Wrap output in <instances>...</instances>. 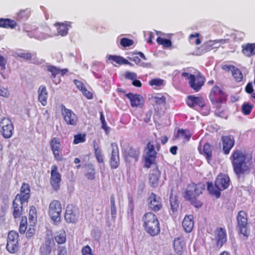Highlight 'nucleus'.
<instances>
[{"label": "nucleus", "mask_w": 255, "mask_h": 255, "mask_svg": "<svg viewBox=\"0 0 255 255\" xmlns=\"http://www.w3.org/2000/svg\"><path fill=\"white\" fill-rule=\"evenodd\" d=\"M234 172L238 177L250 171V167L248 163H252V156L241 149L235 148L230 157Z\"/></svg>", "instance_id": "obj_1"}, {"label": "nucleus", "mask_w": 255, "mask_h": 255, "mask_svg": "<svg viewBox=\"0 0 255 255\" xmlns=\"http://www.w3.org/2000/svg\"><path fill=\"white\" fill-rule=\"evenodd\" d=\"M205 188L200 184L191 183L188 185L183 197L192 205L196 208H200L202 206L203 202L199 199V197L202 194Z\"/></svg>", "instance_id": "obj_2"}, {"label": "nucleus", "mask_w": 255, "mask_h": 255, "mask_svg": "<svg viewBox=\"0 0 255 255\" xmlns=\"http://www.w3.org/2000/svg\"><path fill=\"white\" fill-rule=\"evenodd\" d=\"M230 182V179L228 175L220 173L216 179L215 186L212 182H207V189L210 194L218 198L221 195V191L228 188Z\"/></svg>", "instance_id": "obj_3"}, {"label": "nucleus", "mask_w": 255, "mask_h": 255, "mask_svg": "<svg viewBox=\"0 0 255 255\" xmlns=\"http://www.w3.org/2000/svg\"><path fill=\"white\" fill-rule=\"evenodd\" d=\"M143 226L146 232L151 236L158 235L160 232L159 220L152 212L146 213L142 217Z\"/></svg>", "instance_id": "obj_4"}, {"label": "nucleus", "mask_w": 255, "mask_h": 255, "mask_svg": "<svg viewBox=\"0 0 255 255\" xmlns=\"http://www.w3.org/2000/svg\"><path fill=\"white\" fill-rule=\"evenodd\" d=\"M181 76L189 80L190 87L196 92L201 89L206 81L204 76L199 72L196 75L189 74L187 72H183Z\"/></svg>", "instance_id": "obj_5"}, {"label": "nucleus", "mask_w": 255, "mask_h": 255, "mask_svg": "<svg viewBox=\"0 0 255 255\" xmlns=\"http://www.w3.org/2000/svg\"><path fill=\"white\" fill-rule=\"evenodd\" d=\"M123 156L127 163H135L138 161L140 151L139 148H135L129 144H125L122 147Z\"/></svg>", "instance_id": "obj_6"}, {"label": "nucleus", "mask_w": 255, "mask_h": 255, "mask_svg": "<svg viewBox=\"0 0 255 255\" xmlns=\"http://www.w3.org/2000/svg\"><path fill=\"white\" fill-rule=\"evenodd\" d=\"M237 220L239 234L247 239L250 233L247 213L244 211H239L237 216Z\"/></svg>", "instance_id": "obj_7"}, {"label": "nucleus", "mask_w": 255, "mask_h": 255, "mask_svg": "<svg viewBox=\"0 0 255 255\" xmlns=\"http://www.w3.org/2000/svg\"><path fill=\"white\" fill-rule=\"evenodd\" d=\"M19 235L17 232L10 231L8 232L7 237L6 249L7 252L13 254L19 250Z\"/></svg>", "instance_id": "obj_8"}, {"label": "nucleus", "mask_w": 255, "mask_h": 255, "mask_svg": "<svg viewBox=\"0 0 255 255\" xmlns=\"http://www.w3.org/2000/svg\"><path fill=\"white\" fill-rule=\"evenodd\" d=\"M145 155L144 156V166L149 168L156 160L157 152L155 149L153 143L149 141L147 143L145 148Z\"/></svg>", "instance_id": "obj_9"}, {"label": "nucleus", "mask_w": 255, "mask_h": 255, "mask_svg": "<svg viewBox=\"0 0 255 255\" xmlns=\"http://www.w3.org/2000/svg\"><path fill=\"white\" fill-rule=\"evenodd\" d=\"M61 212L62 206L60 201L56 200L52 201L49 205L48 214L54 223H59L61 221Z\"/></svg>", "instance_id": "obj_10"}, {"label": "nucleus", "mask_w": 255, "mask_h": 255, "mask_svg": "<svg viewBox=\"0 0 255 255\" xmlns=\"http://www.w3.org/2000/svg\"><path fill=\"white\" fill-rule=\"evenodd\" d=\"M209 98L213 104H218L226 100L227 95L220 87L215 85L210 92Z\"/></svg>", "instance_id": "obj_11"}, {"label": "nucleus", "mask_w": 255, "mask_h": 255, "mask_svg": "<svg viewBox=\"0 0 255 255\" xmlns=\"http://www.w3.org/2000/svg\"><path fill=\"white\" fill-rule=\"evenodd\" d=\"M62 176L58 171V166L53 165L50 171V184L54 191H57L60 188Z\"/></svg>", "instance_id": "obj_12"}, {"label": "nucleus", "mask_w": 255, "mask_h": 255, "mask_svg": "<svg viewBox=\"0 0 255 255\" xmlns=\"http://www.w3.org/2000/svg\"><path fill=\"white\" fill-rule=\"evenodd\" d=\"M61 110L62 116L66 124L72 126H76L78 121L76 114L63 105L61 106Z\"/></svg>", "instance_id": "obj_13"}, {"label": "nucleus", "mask_w": 255, "mask_h": 255, "mask_svg": "<svg viewBox=\"0 0 255 255\" xmlns=\"http://www.w3.org/2000/svg\"><path fill=\"white\" fill-rule=\"evenodd\" d=\"M112 148L110 157V165L112 169L118 168L120 165L119 149L117 143H111Z\"/></svg>", "instance_id": "obj_14"}, {"label": "nucleus", "mask_w": 255, "mask_h": 255, "mask_svg": "<svg viewBox=\"0 0 255 255\" xmlns=\"http://www.w3.org/2000/svg\"><path fill=\"white\" fill-rule=\"evenodd\" d=\"M51 149L55 159L57 161H61L63 158L62 154V146L59 138L53 137L49 142Z\"/></svg>", "instance_id": "obj_15"}, {"label": "nucleus", "mask_w": 255, "mask_h": 255, "mask_svg": "<svg viewBox=\"0 0 255 255\" xmlns=\"http://www.w3.org/2000/svg\"><path fill=\"white\" fill-rule=\"evenodd\" d=\"M66 222L68 223H76L79 218V210L77 206L73 204H68L64 215Z\"/></svg>", "instance_id": "obj_16"}, {"label": "nucleus", "mask_w": 255, "mask_h": 255, "mask_svg": "<svg viewBox=\"0 0 255 255\" xmlns=\"http://www.w3.org/2000/svg\"><path fill=\"white\" fill-rule=\"evenodd\" d=\"M0 132L5 138L11 137L13 134V126L11 120L3 118L0 122Z\"/></svg>", "instance_id": "obj_17"}, {"label": "nucleus", "mask_w": 255, "mask_h": 255, "mask_svg": "<svg viewBox=\"0 0 255 255\" xmlns=\"http://www.w3.org/2000/svg\"><path fill=\"white\" fill-rule=\"evenodd\" d=\"M147 205L149 209L157 212L162 208V201L160 197L152 192L147 198Z\"/></svg>", "instance_id": "obj_18"}, {"label": "nucleus", "mask_w": 255, "mask_h": 255, "mask_svg": "<svg viewBox=\"0 0 255 255\" xmlns=\"http://www.w3.org/2000/svg\"><path fill=\"white\" fill-rule=\"evenodd\" d=\"M27 228V218L25 216L21 217L19 227V232L20 234H26V237L27 239L31 238L32 237L35 233V228L34 224H30L28 226V229L26 232Z\"/></svg>", "instance_id": "obj_19"}, {"label": "nucleus", "mask_w": 255, "mask_h": 255, "mask_svg": "<svg viewBox=\"0 0 255 255\" xmlns=\"http://www.w3.org/2000/svg\"><path fill=\"white\" fill-rule=\"evenodd\" d=\"M186 103L188 107L194 109L197 107L203 109L207 106V102L204 98L201 96L195 95L188 96Z\"/></svg>", "instance_id": "obj_20"}, {"label": "nucleus", "mask_w": 255, "mask_h": 255, "mask_svg": "<svg viewBox=\"0 0 255 255\" xmlns=\"http://www.w3.org/2000/svg\"><path fill=\"white\" fill-rule=\"evenodd\" d=\"M126 97L130 101V105L132 107H142L144 105V100L143 98L139 94H133L128 93L125 95Z\"/></svg>", "instance_id": "obj_21"}, {"label": "nucleus", "mask_w": 255, "mask_h": 255, "mask_svg": "<svg viewBox=\"0 0 255 255\" xmlns=\"http://www.w3.org/2000/svg\"><path fill=\"white\" fill-rule=\"evenodd\" d=\"M219 47L220 45H216L214 40H210L205 42L201 46L197 48V55H201Z\"/></svg>", "instance_id": "obj_22"}, {"label": "nucleus", "mask_w": 255, "mask_h": 255, "mask_svg": "<svg viewBox=\"0 0 255 255\" xmlns=\"http://www.w3.org/2000/svg\"><path fill=\"white\" fill-rule=\"evenodd\" d=\"M222 141L223 144V150L225 154H229L230 150L234 147L235 141L233 136L231 135L222 136Z\"/></svg>", "instance_id": "obj_23"}, {"label": "nucleus", "mask_w": 255, "mask_h": 255, "mask_svg": "<svg viewBox=\"0 0 255 255\" xmlns=\"http://www.w3.org/2000/svg\"><path fill=\"white\" fill-rule=\"evenodd\" d=\"M216 246L222 247L227 241L226 230L225 228H217L216 230Z\"/></svg>", "instance_id": "obj_24"}, {"label": "nucleus", "mask_w": 255, "mask_h": 255, "mask_svg": "<svg viewBox=\"0 0 255 255\" xmlns=\"http://www.w3.org/2000/svg\"><path fill=\"white\" fill-rule=\"evenodd\" d=\"M160 175V171L157 166L152 169L151 172L149 175V184L151 187L154 188L158 186Z\"/></svg>", "instance_id": "obj_25"}, {"label": "nucleus", "mask_w": 255, "mask_h": 255, "mask_svg": "<svg viewBox=\"0 0 255 255\" xmlns=\"http://www.w3.org/2000/svg\"><path fill=\"white\" fill-rule=\"evenodd\" d=\"M18 198V200L23 202H27L30 198V187L27 183H23L20 188V194H17L15 198Z\"/></svg>", "instance_id": "obj_26"}, {"label": "nucleus", "mask_w": 255, "mask_h": 255, "mask_svg": "<svg viewBox=\"0 0 255 255\" xmlns=\"http://www.w3.org/2000/svg\"><path fill=\"white\" fill-rule=\"evenodd\" d=\"M173 248L175 255H184L185 243L182 237H177L174 239Z\"/></svg>", "instance_id": "obj_27"}, {"label": "nucleus", "mask_w": 255, "mask_h": 255, "mask_svg": "<svg viewBox=\"0 0 255 255\" xmlns=\"http://www.w3.org/2000/svg\"><path fill=\"white\" fill-rule=\"evenodd\" d=\"M23 202L18 198L14 199L12 203V215L14 219L19 218L22 214L23 211Z\"/></svg>", "instance_id": "obj_28"}, {"label": "nucleus", "mask_w": 255, "mask_h": 255, "mask_svg": "<svg viewBox=\"0 0 255 255\" xmlns=\"http://www.w3.org/2000/svg\"><path fill=\"white\" fill-rule=\"evenodd\" d=\"M54 243L52 239L47 238L40 246L39 253L41 255H50L52 247Z\"/></svg>", "instance_id": "obj_29"}, {"label": "nucleus", "mask_w": 255, "mask_h": 255, "mask_svg": "<svg viewBox=\"0 0 255 255\" xmlns=\"http://www.w3.org/2000/svg\"><path fill=\"white\" fill-rule=\"evenodd\" d=\"M198 149L199 153L203 155L206 158L208 162L209 163L212 156V146L208 142H206L203 145V148H202L201 145H200Z\"/></svg>", "instance_id": "obj_30"}, {"label": "nucleus", "mask_w": 255, "mask_h": 255, "mask_svg": "<svg viewBox=\"0 0 255 255\" xmlns=\"http://www.w3.org/2000/svg\"><path fill=\"white\" fill-rule=\"evenodd\" d=\"M54 26L57 27L58 34L62 36L67 35L69 28L71 27V22L65 21V22H57L54 24Z\"/></svg>", "instance_id": "obj_31"}, {"label": "nucleus", "mask_w": 255, "mask_h": 255, "mask_svg": "<svg viewBox=\"0 0 255 255\" xmlns=\"http://www.w3.org/2000/svg\"><path fill=\"white\" fill-rule=\"evenodd\" d=\"M242 53L246 57L255 55V43H247L242 45Z\"/></svg>", "instance_id": "obj_32"}, {"label": "nucleus", "mask_w": 255, "mask_h": 255, "mask_svg": "<svg viewBox=\"0 0 255 255\" xmlns=\"http://www.w3.org/2000/svg\"><path fill=\"white\" fill-rule=\"evenodd\" d=\"M108 60L115 66H117V64L119 65H131V63L128 60L120 56L109 55L108 57Z\"/></svg>", "instance_id": "obj_33"}, {"label": "nucleus", "mask_w": 255, "mask_h": 255, "mask_svg": "<svg viewBox=\"0 0 255 255\" xmlns=\"http://www.w3.org/2000/svg\"><path fill=\"white\" fill-rule=\"evenodd\" d=\"M38 99L42 106H45L47 103L48 92L46 87L44 85H41L38 90Z\"/></svg>", "instance_id": "obj_34"}, {"label": "nucleus", "mask_w": 255, "mask_h": 255, "mask_svg": "<svg viewBox=\"0 0 255 255\" xmlns=\"http://www.w3.org/2000/svg\"><path fill=\"white\" fill-rule=\"evenodd\" d=\"M182 226L187 233H190L194 227L193 215L186 216L182 222Z\"/></svg>", "instance_id": "obj_35"}, {"label": "nucleus", "mask_w": 255, "mask_h": 255, "mask_svg": "<svg viewBox=\"0 0 255 255\" xmlns=\"http://www.w3.org/2000/svg\"><path fill=\"white\" fill-rule=\"evenodd\" d=\"M192 134L188 129H178L175 135L176 138H181L184 142L190 140Z\"/></svg>", "instance_id": "obj_36"}, {"label": "nucleus", "mask_w": 255, "mask_h": 255, "mask_svg": "<svg viewBox=\"0 0 255 255\" xmlns=\"http://www.w3.org/2000/svg\"><path fill=\"white\" fill-rule=\"evenodd\" d=\"M17 25L16 22L9 18H0V27L6 29H13Z\"/></svg>", "instance_id": "obj_37"}, {"label": "nucleus", "mask_w": 255, "mask_h": 255, "mask_svg": "<svg viewBox=\"0 0 255 255\" xmlns=\"http://www.w3.org/2000/svg\"><path fill=\"white\" fill-rule=\"evenodd\" d=\"M86 178L91 180H93L95 178V170L92 164H89L87 166V170L85 173Z\"/></svg>", "instance_id": "obj_38"}, {"label": "nucleus", "mask_w": 255, "mask_h": 255, "mask_svg": "<svg viewBox=\"0 0 255 255\" xmlns=\"http://www.w3.org/2000/svg\"><path fill=\"white\" fill-rule=\"evenodd\" d=\"M55 241L58 244H62L65 243L66 241V234L64 230H61L55 236Z\"/></svg>", "instance_id": "obj_39"}, {"label": "nucleus", "mask_w": 255, "mask_h": 255, "mask_svg": "<svg viewBox=\"0 0 255 255\" xmlns=\"http://www.w3.org/2000/svg\"><path fill=\"white\" fill-rule=\"evenodd\" d=\"M93 147L94 149L95 156L97 160V161L100 163H103L104 159L101 151L100 150L98 145L95 142H94Z\"/></svg>", "instance_id": "obj_40"}, {"label": "nucleus", "mask_w": 255, "mask_h": 255, "mask_svg": "<svg viewBox=\"0 0 255 255\" xmlns=\"http://www.w3.org/2000/svg\"><path fill=\"white\" fill-rule=\"evenodd\" d=\"M47 70L51 73L50 77L53 80L56 76L59 74V69L56 66L51 65L46 66Z\"/></svg>", "instance_id": "obj_41"}, {"label": "nucleus", "mask_w": 255, "mask_h": 255, "mask_svg": "<svg viewBox=\"0 0 255 255\" xmlns=\"http://www.w3.org/2000/svg\"><path fill=\"white\" fill-rule=\"evenodd\" d=\"M200 34L195 33V34H191L189 36V42L191 44L199 45L201 43V40L199 38Z\"/></svg>", "instance_id": "obj_42"}, {"label": "nucleus", "mask_w": 255, "mask_h": 255, "mask_svg": "<svg viewBox=\"0 0 255 255\" xmlns=\"http://www.w3.org/2000/svg\"><path fill=\"white\" fill-rule=\"evenodd\" d=\"M156 41L159 45H161L165 48H169L172 46V42L170 39L158 37Z\"/></svg>", "instance_id": "obj_43"}, {"label": "nucleus", "mask_w": 255, "mask_h": 255, "mask_svg": "<svg viewBox=\"0 0 255 255\" xmlns=\"http://www.w3.org/2000/svg\"><path fill=\"white\" fill-rule=\"evenodd\" d=\"M232 75L237 82H240L243 80V74L241 70L236 67L232 71Z\"/></svg>", "instance_id": "obj_44"}, {"label": "nucleus", "mask_w": 255, "mask_h": 255, "mask_svg": "<svg viewBox=\"0 0 255 255\" xmlns=\"http://www.w3.org/2000/svg\"><path fill=\"white\" fill-rule=\"evenodd\" d=\"M253 107V105L244 103L242 106V112L245 116L249 115L252 112Z\"/></svg>", "instance_id": "obj_45"}, {"label": "nucleus", "mask_w": 255, "mask_h": 255, "mask_svg": "<svg viewBox=\"0 0 255 255\" xmlns=\"http://www.w3.org/2000/svg\"><path fill=\"white\" fill-rule=\"evenodd\" d=\"M86 141L85 134L78 133L74 137L73 143L75 144L84 142Z\"/></svg>", "instance_id": "obj_46"}, {"label": "nucleus", "mask_w": 255, "mask_h": 255, "mask_svg": "<svg viewBox=\"0 0 255 255\" xmlns=\"http://www.w3.org/2000/svg\"><path fill=\"white\" fill-rule=\"evenodd\" d=\"M100 120L102 123V128L104 129L106 133L108 134L110 130V128L108 126L107 122L105 119V117L103 114V112L101 111L100 113Z\"/></svg>", "instance_id": "obj_47"}, {"label": "nucleus", "mask_w": 255, "mask_h": 255, "mask_svg": "<svg viewBox=\"0 0 255 255\" xmlns=\"http://www.w3.org/2000/svg\"><path fill=\"white\" fill-rule=\"evenodd\" d=\"M152 100L156 105H165L166 102V98L164 96L152 97Z\"/></svg>", "instance_id": "obj_48"}, {"label": "nucleus", "mask_w": 255, "mask_h": 255, "mask_svg": "<svg viewBox=\"0 0 255 255\" xmlns=\"http://www.w3.org/2000/svg\"><path fill=\"white\" fill-rule=\"evenodd\" d=\"M149 85L156 87H160L164 84V80L160 78H154L149 81Z\"/></svg>", "instance_id": "obj_49"}, {"label": "nucleus", "mask_w": 255, "mask_h": 255, "mask_svg": "<svg viewBox=\"0 0 255 255\" xmlns=\"http://www.w3.org/2000/svg\"><path fill=\"white\" fill-rule=\"evenodd\" d=\"M30 15V11L29 9L20 10L17 13V16L20 18L27 19Z\"/></svg>", "instance_id": "obj_50"}, {"label": "nucleus", "mask_w": 255, "mask_h": 255, "mask_svg": "<svg viewBox=\"0 0 255 255\" xmlns=\"http://www.w3.org/2000/svg\"><path fill=\"white\" fill-rule=\"evenodd\" d=\"M120 43L122 46L126 47L131 46L133 44V41L128 38H123L121 39Z\"/></svg>", "instance_id": "obj_51"}, {"label": "nucleus", "mask_w": 255, "mask_h": 255, "mask_svg": "<svg viewBox=\"0 0 255 255\" xmlns=\"http://www.w3.org/2000/svg\"><path fill=\"white\" fill-rule=\"evenodd\" d=\"M170 202L171 205V209L172 212H176L179 207V204L177 199L175 198H170Z\"/></svg>", "instance_id": "obj_52"}, {"label": "nucleus", "mask_w": 255, "mask_h": 255, "mask_svg": "<svg viewBox=\"0 0 255 255\" xmlns=\"http://www.w3.org/2000/svg\"><path fill=\"white\" fill-rule=\"evenodd\" d=\"M82 255H94L92 250L89 245L84 246L81 250Z\"/></svg>", "instance_id": "obj_53"}, {"label": "nucleus", "mask_w": 255, "mask_h": 255, "mask_svg": "<svg viewBox=\"0 0 255 255\" xmlns=\"http://www.w3.org/2000/svg\"><path fill=\"white\" fill-rule=\"evenodd\" d=\"M18 57L22 58L26 60H30L32 58V55L29 52H20L17 54Z\"/></svg>", "instance_id": "obj_54"}, {"label": "nucleus", "mask_w": 255, "mask_h": 255, "mask_svg": "<svg viewBox=\"0 0 255 255\" xmlns=\"http://www.w3.org/2000/svg\"><path fill=\"white\" fill-rule=\"evenodd\" d=\"M0 96L3 97H8L9 96V92L7 88L4 87L0 84Z\"/></svg>", "instance_id": "obj_55"}, {"label": "nucleus", "mask_w": 255, "mask_h": 255, "mask_svg": "<svg viewBox=\"0 0 255 255\" xmlns=\"http://www.w3.org/2000/svg\"><path fill=\"white\" fill-rule=\"evenodd\" d=\"M125 78L127 79H129L133 81L134 79H136L137 75L136 73L134 72L127 71L125 73Z\"/></svg>", "instance_id": "obj_56"}, {"label": "nucleus", "mask_w": 255, "mask_h": 255, "mask_svg": "<svg viewBox=\"0 0 255 255\" xmlns=\"http://www.w3.org/2000/svg\"><path fill=\"white\" fill-rule=\"evenodd\" d=\"M81 92L87 99L91 100L93 98V93L91 92L88 91L86 87Z\"/></svg>", "instance_id": "obj_57"}, {"label": "nucleus", "mask_w": 255, "mask_h": 255, "mask_svg": "<svg viewBox=\"0 0 255 255\" xmlns=\"http://www.w3.org/2000/svg\"><path fill=\"white\" fill-rule=\"evenodd\" d=\"M74 83L76 85L77 88L80 90V91H82L83 89H84L86 87L84 83L81 82V81H79L78 80L75 79L74 80Z\"/></svg>", "instance_id": "obj_58"}, {"label": "nucleus", "mask_w": 255, "mask_h": 255, "mask_svg": "<svg viewBox=\"0 0 255 255\" xmlns=\"http://www.w3.org/2000/svg\"><path fill=\"white\" fill-rule=\"evenodd\" d=\"M245 91L248 94H252L254 92L252 83L250 82L247 84L245 87Z\"/></svg>", "instance_id": "obj_59"}, {"label": "nucleus", "mask_w": 255, "mask_h": 255, "mask_svg": "<svg viewBox=\"0 0 255 255\" xmlns=\"http://www.w3.org/2000/svg\"><path fill=\"white\" fill-rule=\"evenodd\" d=\"M57 252L58 255H67V250L64 247H59Z\"/></svg>", "instance_id": "obj_60"}, {"label": "nucleus", "mask_w": 255, "mask_h": 255, "mask_svg": "<svg viewBox=\"0 0 255 255\" xmlns=\"http://www.w3.org/2000/svg\"><path fill=\"white\" fill-rule=\"evenodd\" d=\"M6 63V60L5 58L3 56L0 55V67L1 69H4L5 68Z\"/></svg>", "instance_id": "obj_61"}, {"label": "nucleus", "mask_w": 255, "mask_h": 255, "mask_svg": "<svg viewBox=\"0 0 255 255\" xmlns=\"http://www.w3.org/2000/svg\"><path fill=\"white\" fill-rule=\"evenodd\" d=\"M215 42H216V45H220V46L221 44H224L225 43H227L229 42L228 39H216L214 40Z\"/></svg>", "instance_id": "obj_62"}, {"label": "nucleus", "mask_w": 255, "mask_h": 255, "mask_svg": "<svg viewBox=\"0 0 255 255\" xmlns=\"http://www.w3.org/2000/svg\"><path fill=\"white\" fill-rule=\"evenodd\" d=\"M235 68V66L234 65H225L222 66V69L226 71H232L234 70V69Z\"/></svg>", "instance_id": "obj_63"}, {"label": "nucleus", "mask_w": 255, "mask_h": 255, "mask_svg": "<svg viewBox=\"0 0 255 255\" xmlns=\"http://www.w3.org/2000/svg\"><path fill=\"white\" fill-rule=\"evenodd\" d=\"M37 220V216L29 215V221L30 224H34Z\"/></svg>", "instance_id": "obj_64"}]
</instances>
